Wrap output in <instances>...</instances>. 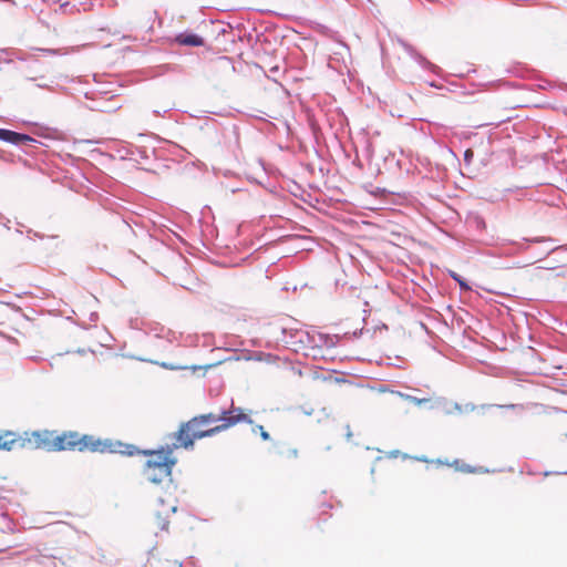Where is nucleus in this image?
I'll list each match as a JSON object with an SVG mask.
<instances>
[{"mask_svg": "<svg viewBox=\"0 0 567 567\" xmlns=\"http://www.w3.org/2000/svg\"><path fill=\"white\" fill-rule=\"evenodd\" d=\"M0 141L19 145L33 142V138L25 134L17 133L6 128H0Z\"/></svg>", "mask_w": 567, "mask_h": 567, "instance_id": "nucleus-7", "label": "nucleus"}, {"mask_svg": "<svg viewBox=\"0 0 567 567\" xmlns=\"http://www.w3.org/2000/svg\"><path fill=\"white\" fill-rule=\"evenodd\" d=\"M259 430H260L261 437L264 440H268L269 439V434L264 430V427L259 426Z\"/></svg>", "mask_w": 567, "mask_h": 567, "instance_id": "nucleus-10", "label": "nucleus"}, {"mask_svg": "<svg viewBox=\"0 0 567 567\" xmlns=\"http://www.w3.org/2000/svg\"><path fill=\"white\" fill-rule=\"evenodd\" d=\"M472 156H473V152H472L471 150H467V151L465 152V159L467 161V159H468L470 157H472Z\"/></svg>", "mask_w": 567, "mask_h": 567, "instance_id": "nucleus-12", "label": "nucleus"}, {"mask_svg": "<svg viewBox=\"0 0 567 567\" xmlns=\"http://www.w3.org/2000/svg\"><path fill=\"white\" fill-rule=\"evenodd\" d=\"M564 435H565V436H567V430H566V431H564Z\"/></svg>", "mask_w": 567, "mask_h": 567, "instance_id": "nucleus-15", "label": "nucleus"}, {"mask_svg": "<svg viewBox=\"0 0 567 567\" xmlns=\"http://www.w3.org/2000/svg\"><path fill=\"white\" fill-rule=\"evenodd\" d=\"M177 509L176 499L169 496L167 499L158 498L153 509V524L158 530L167 532L169 517Z\"/></svg>", "mask_w": 567, "mask_h": 567, "instance_id": "nucleus-4", "label": "nucleus"}, {"mask_svg": "<svg viewBox=\"0 0 567 567\" xmlns=\"http://www.w3.org/2000/svg\"><path fill=\"white\" fill-rule=\"evenodd\" d=\"M285 239H286V240H287V239H288V240H291V239H292V237H291V236H285Z\"/></svg>", "mask_w": 567, "mask_h": 567, "instance_id": "nucleus-13", "label": "nucleus"}, {"mask_svg": "<svg viewBox=\"0 0 567 567\" xmlns=\"http://www.w3.org/2000/svg\"><path fill=\"white\" fill-rule=\"evenodd\" d=\"M251 422L240 409H230L221 413H206L183 422L178 430L168 435L173 441V449L192 450L195 441L214 436L239 422Z\"/></svg>", "mask_w": 567, "mask_h": 567, "instance_id": "nucleus-2", "label": "nucleus"}, {"mask_svg": "<svg viewBox=\"0 0 567 567\" xmlns=\"http://www.w3.org/2000/svg\"><path fill=\"white\" fill-rule=\"evenodd\" d=\"M176 40L182 45L200 47L204 44L203 38L196 34H179Z\"/></svg>", "mask_w": 567, "mask_h": 567, "instance_id": "nucleus-8", "label": "nucleus"}, {"mask_svg": "<svg viewBox=\"0 0 567 567\" xmlns=\"http://www.w3.org/2000/svg\"><path fill=\"white\" fill-rule=\"evenodd\" d=\"M175 450L172 442L158 450L143 452L147 456L144 475L150 482L158 484L171 477L172 470L177 463V458L173 454Z\"/></svg>", "mask_w": 567, "mask_h": 567, "instance_id": "nucleus-3", "label": "nucleus"}, {"mask_svg": "<svg viewBox=\"0 0 567 567\" xmlns=\"http://www.w3.org/2000/svg\"><path fill=\"white\" fill-rule=\"evenodd\" d=\"M32 432L17 433L13 431H0V451L32 450Z\"/></svg>", "mask_w": 567, "mask_h": 567, "instance_id": "nucleus-5", "label": "nucleus"}, {"mask_svg": "<svg viewBox=\"0 0 567 567\" xmlns=\"http://www.w3.org/2000/svg\"><path fill=\"white\" fill-rule=\"evenodd\" d=\"M309 336L305 330H295L293 332H286V349H290L295 353L300 352L307 348Z\"/></svg>", "mask_w": 567, "mask_h": 567, "instance_id": "nucleus-6", "label": "nucleus"}, {"mask_svg": "<svg viewBox=\"0 0 567 567\" xmlns=\"http://www.w3.org/2000/svg\"><path fill=\"white\" fill-rule=\"evenodd\" d=\"M435 463L440 464V465L453 466L456 470H460V471L465 472V473H473L474 472V470L470 465H462L461 466L458 460H454L452 463H449L447 461L446 462H442L441 460H437V461H435Z\"/></svg>", "mask_w": 567, "mask_h": 567, "instance_id": "nucleus-9", "label": "nucleus"}, {"mask_svg": "<svg viewBox=\"0 0 567 567\" xmlns=\"http://www.w3.org/2000/svg\"><path fill=\"white\" fill-rule=\"evenodd\" d=\"M453 278L460 282L462 288L470 289V287L465 282L461 281L455 275H453Z\"/></svg>", "mask_w": 567, "mask_h": 567, "instance_id": "nucleus-11", "label": "nucleus"}, {"mask_svg": "<svg viewBox=\"0 0 567 567\" xmlns=\"http://www.w3.org/2000/svg\"><path fill=\"white\" fill-rule=\"evenodd\" d=\"M291 372H292L293 374H296V373H297V372H296V370H295V368H291Z\"/></svg>", "mask_w": 567, "mask_h": 567, "instance_id": "nucleus-14", "label": "nucleus"}, {"mask_svg": "<svg viewBox=\"0 0 567 567\" xmlns=\"http://www.w3.org/2000/svg\"><path fill=\"white\" fill-rule=\"evenodd\" d=\"M32 450L47 452L78 451L92 453H111L133 456L138 450L133 444L123 443L112 439H101L92 434H81L76 431H64L56 434L54 431H32Z\"/></svg>", "mask_w": 567, "mask_h": 567, "instance_id": "nucleus-1", "label": "nucleus"}]
</instances>
